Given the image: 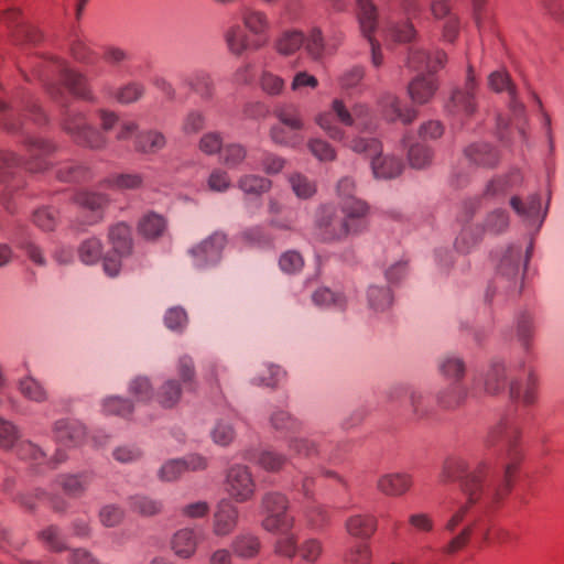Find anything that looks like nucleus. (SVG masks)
Wrapping results in <instances>:
<instances>
[{"instance_id":"58","label":"nucleus","mask_w":564,"mask_h":564,"mask_svg":"<svg viewBox=\"0 0 564 564\" xmlns=\"http://www.w3.org/2000/svg\"><path fill=\"white\" fill-rule=\"evenodd\" d=\"M408 159L413 169H425L433 160V151L425 144L415 143L410 147Z\"/></svg>"},{"instance_id":"7","label":"nucleus","mask_w":564,"mask_h":564,"mask_svg":"<svg viewBox=\"0 0 564 564\" xmlns=\"http://www.w3.org/2000/svg\"><path fill=\"white\" fill-rule=\"evenodd\" d=\"M224 488L231 501L242 503L251 500L257 488L251 469L243 464L229 466L225 473Z\"/></svg>"},{"instance_id":"26","label":"nucleus","mask_w":564,"mask_h":564,"mask_svg":"<svg viewBox=\"0 0 564 564\" xmlns=\"http://www.w3.org/2000/svg\"><path fill=\"white\" fill-rule=\"evenodd\" d=\"M438 89L436 79L431 75L419 74L408 85L411 100L417 105L427 104Z\"/></svg>"},{"instance_id":"5","label":"nucleus","mask_w":564,"mask_h":564,"mask_svg":"<svg viewBox=\"0 0 564 564\" xmlns=\"http://www.w3.org/2000/svg\"><path fill=\"white\" fill-rule=\"evenodd\" d=\"M53 65L54 70L57 73L58 79L61 82V85L50 84L47 86V91L53 98H62L64 95L63 88H66L77 98L89 101L94 99L87 83V77L84 74L70 68L65 61L59 58H56L53 62Z\"/></svg>"},{"instance_id":"19","label":"nucleus","mask_w":564,"mask_h":564,"mask_svg":"<svg viewBox=\"0 0 564 564\" xmlns=\"http://www.w3.org/2000/svg\"><path fill=\"white\" fill-rule=\"evenodd\" d=\"M239 510L229 499H221L216 508L213 520V532L217 536L230 534L237 527Z\"/></svg>"},{"instance_id":"31","label":"nucleus","mask_w":564,"mask_h":564,"mask_svg":"<svg viewBox=\"0 0 564 564\" xmlns=\"http://www.w3.org/2000/svg\"><path fill=\"white\" fill-rule=\"evenodd\" d=\"M241 20L245 28L257 40L265 42V35L270 30V21L263 11L247 7L241 11Z\"/></svg>"},{"instance_id":"55","label":"nucleus","mask_w":564,"mask_h":564,"mask_svg":"<svg viewBox=\"0 0 564 564\" xmlns=\"http://www.w3.org/2000/svg\"><path fill=\"white\" fill-rule=\"evenodd\" d=\"M129 393L138 401L148 403L154 398L152 383L148 377L138 376L129 383Z\"/></svg>"},{"instance_id":"27","label":"nucleus","mask_w":564,"mask_h":564,"mask_svg":"<svg viewBox=\"0 0 564 564\" xmlns=\"http://www.w3.org/2000/svg\"><path fill=\"white\" fill-rule=\"evenodd\" d=\"M225 40L229 51L237 56L249 48L258 50L264 44L262 40L254 39L251 41L239 24H234L226 31Z\"/></svg>"},{"instance_id":"62","label":"nucleus","mask_w":564,"mask_h":564,"mask_svg":"<svg viewBox=\"0 0 564 564\" xmlns=\"http://www.w3.org/2000/svg\"><path fill=\"white\" fill-rule=\"evenodd\" d=\"M101 242L96 238H89L82 242L78 249V256L83 263L95 264L99 261L101 256Z\"/></svg>"},{"instance_id":"45","label":"nucleus","mask_w":564,"mask_h":564,"mask_svg":"<svg viewBox=\"0 0 564 564\" xmlns=\"http://www.w3.org/2000/svg\"><path fill=\"white\" fill-rule=\"evenodd\" d=\"M312 301L317 306L335 310H344L347 304V299L343 293L333 292L327 288L316 290L312 295Z\"/></svg>"},{"instance_id":"2","label":"nucleus","mask_w":564,"mask_h":564,"mask_svg":"<svg viewBox=\"0 0 564 564\" xmlns=\"http://www.w3.org/2000/svg\"><path fill=\"white\" fill-rule=\"evenodd\" d=\"M532 251V241L524 250L518 245H510L502 249L497 256L495 288L503 289L510 294H519L522 290V278Z\"/></svg>"},{"instance_id":"54","label":"nucleus","mask_w":564,"mask_h":564,"mask_svg":"<svg viewBox=\"0 0 564 564\" xmlns=\"http://www.w3.org/2000/svg\"><path fill=\"white\" fill-rule=\"evenodd\" d=\"M238 187L246 194L261 195L271 188V181L259 175L247 174L238 180Z\"/></svg>"},{"instance_id":"20","label":"nucleus","mask_w":564,"mask_h":564,"mask_svg":"<svg viewBox=\"0 0 564 564\" xmlns=\"http://www.w3.org/2000/svg\"><path fill=\"white\" fill-rule=\"evenodd\" d=\"M464 156L471 166L479 169H494L500 160L498 150L487 142L469 144L464 150Z\"/></svg>"},{"instance_id":"1","label":"nucleus","mask_w":564,"mask_h":564,"mask_svg":"<svg viewBox=\"0 0 564 564\" xmlns=\"http://www.w3.org/2000/svg\"><path fill=\"white\" fill-rule=\"evenodd\" d=\"M520 438L517 422L503 417L487 431L482 437V453L471 463L462 455H451L443 460L438 481L443 485L458 481L466 498L445 522L446 532L454 533L470 508H491L509 494L522 459Z\"/></svg>"},{"instance_id":"44","label":"nucleus","mask_w":564,"mask_h":564,"mask_svg":"<svg viewBox=\"0 0 564 564\" xmlns=\"http://www.w3.org/2000/svg\"><path fill=\"white\" fill-rule=\"evenodd\" d=\"M278 533L279 536L274 543V552L279 555L292 558L299 551L297 535L293 532V528L286 530L270 531Z\"/></svg>"},{"instance_id":"15","label":"nucleus","mask_w":564,"mask_h":564,"mask_svg":"<svg viewBox=\"0 0 564 564\" xmlns=\"http://www.w3.org/2000/svg\"><path fill=\"white\" fill-rule=\"evenodd\" d=\"M95 479V473L91 470H80L77 473H63L55 477L54 484L66 496L70 498L83 497Z\"/></svg>"},{"instance_id":"29","label":"nucleus","mask_w":564,"mask_h":564,"mask_svg":"<svg viewBox=\"0 0 564 564\" xmlns=\"http://www.w3.org/2000/svg\"><path fill=\"white\" fill-rule=\"evenodd\" d=\"M370 165L375 178L391 180L398 177L403 171V163L400 159L391 155H375L370 160Z\"/></svg>"},{"instance_id":"28","label":"nucleus","mask_w":564,"mask_h":564,"mask_svg":"<svg viewBox=\"0 0 564 564\" xmlns=\"http://www.w3.org/2000/svg\"><path fill=\"white\" fill-rule=\"evenodd\" d=\"M412 486V477L406 473H390L379 477L377 488L386 496L399 497Z\"/></svg>"},{"instance_id":"33","label":"nucleus","mask_w":564,"mask_h":564,"mask_svg":"<svg viewBox=\"0 0 564 564\" xmlns=\"http://www.w3.org/2000/svg\"><path fill=\"white\" fill-rule=\"evenodd\" d=\"M273 115L281 124L285 126L291 131L300 132L305 128L301 109L293 102L279 104L275 106Z\"/></svg>"},{"instance_id":"43","label":"nucleus","mask_w":564,"mask_h":564,"mask_svg":"<svg viewBox=\"0 0 564 564\" xmlns=\"http://www.w3.org/2000/svg\"><path fill=\"white\" fill-rule=\"evenodd\" d=\"M289 449L297 456L313 457L322 454L324 443L317 438L311 437H291L289 440Z\"/></svg>"},{"instance_id":"23","label":"nucleus","mask_w":564,"mask_h":564,"mask_svg":"<svg viewBox=\"0 0 564 564\" xmlns=\"http://www.w3.org/2000/svg\"><path fill=\"white\" fill-rule=\"evenodd\" d=\"M56 441L67 447L79 446L86 437L85 426L75 420H59L54 425Z\"/></svg>"},{"instance_id":"52","label":"nucleus","mask_w":564,"mask_h":564,"mask_svg":"<svg viewBox=\"0 0 564 564\" xmlns=\"http://www.w3.org/2000/svg\"><path fill=\"white\" fill-rule=\"evenodd\" d=\"M269 134L272 142L278 145L296 148L302 143V138H300L299 132L291 131L280 122L270 128Z\"/></svg>"},{"instance_id":"18","label":"nucleus","mask_w":564,"mask_h":564,"mask_svg":"<svg viewBox=\"0 0 564 564\" xmlns=\"http://www.w3.org/2000/svg\"><path fill=\"white\" fill-rule=\"evenodd\" d=\"M446 62V54L443 51H436L432 56L429 51L421 47H413L410 50L406 65L415 72H429L431 74L437 72L444 66Z\"/></svg>"},{"instance_id":"3","label":"nucleus","mask_w":564,"mask_h":564,"mask_svg":"<svg viewBox=\"0 0 564 564\" xmlns=\"http://www.w3.org/2000/svg\"><path fill=\"white\" fill-rule=\"evenodd\" d=\"M476 91L477 83L474 69L471 65H468L464 86L455 87L444 105L446 115L462 123L473 118L478 110Z\"/></svg>"},{"instance_id":"39","label":"nucleus","mask_w":564,"mask_h":564,"mask_svg":"<svg viewBox=\"0 0 564 564\" xmlns=\"http://www.w3.org/2000/svg\"><path fill=\"white\" fill-rule=\"evenodd\" d=\"M437 369L443 377L452 379L456 383L464 378L466 366L459 356L447 354L438 359Z\"/></svg>"},{"instance_id":"10","label":"nucleus","mask_w":564,"mask_h":564,"mask_svg":"<svg viewBox=\"0 0 564 564\" xmlns=\"http://www.w3.org/2000/svg\"><path fill=\"white\" fill-rule=\"evenodd\" d=\"M227 243L226 235L219 231L212 234L208 238L188 250L193 265L203 270L216 265Z\"/></svg>"},{"instance_id":"59","label":"nucleus","mask_w":564,"mask_h":564,"mask_svg":"<svg viewBox=\"0 0 564 564\" xmlns=\"http://www.w3.org/2000/svg\"><path fill=\"white\" fill-rule=\"evenodd\" d=\"M106 183L116 189H137L142 186L143 177L138 173L113 174L106 180Z\"/></svg>"},{"instance_id":"56","label":"nucleus","mask_w":564,"mask_h":564,"mask_svg":"<svg viewBox=\"0 0 564 564\" xmlns=\"http://www.w3.org/2000/svg\"><path fill=\"white\" fill-rule=\"evenodd\" d=\"M473 533L474 525H465L441 549V552L447 556L455 555L468 545Z\"/></svg>"},{"instance_id":"38","label":"nucleus","mask_w":564,"mask_h":564,"mask_svg":"<svg viewBox=\"0 0 564 564\" xmlns=\"http://www.w3.org/2000/svg\"><path fill=\"white\" fill-rule=\"evenodd\" d=\"M339 204L345 220H348L352 229L359 232L361 230L362 219L368 213V205L359 198L343 200L339 202Z\"/></svg>"},{"instance_id":"46","label":"nucleus","mask_w":564,"mask_h":564,"mask_svg":"<svg viewBox=\"0 0 564 564\" xmlns=\"http://www.w3.org/2000/svg\"><path fill=\"white\" fill-rule=\"evenodd\" d=\"M209 435L216 445L227 447L235 441L236 430L229 420L220 419L210 429Z\"/></svg>"},{"instance_id":"21","label":"nucleus","mask_w":564,"mask_h":564,"mask_svg":"<svg viewBox=\"0 0 564 564\" xmlns=\"http://www.w3.org/2000/svg\"><path fill=\"white\" fill-rule=\"evenodd\" d=\"M379 107L383 118L390 122L401 121L403 124L413 122L417 111L410 107H402L401 100L393 94L387 93L379 100Z\"/></svg>"},{"instance_id":"24","label":"nucleus","mask_w":564,"mask_h":564,"mask_svg":"<svg viewBox=\"0 0 564 564\" xmlns=\"http://www.w3.org/2000/svg\"><path fill=\"white\" fill-rule=\"evenodd\" d=\"M332 110L338 120L345 126H354L364 130L371 129V122L368 121L369 109L364 105H357L352 111H349L341 100L335 99L332 104Z\"/></svg>"},{"instance_id":"48","label":"nucleus","mask_w":564,"mask_h":564,"mask_svg":"<svg viewBox=\"0 0 564 564\" xmlns=\"http://www.w3.org/2000/svg\"><path fill=\"white\" fill-rule=\"evenodd\" d=\"M516 335L521 346L528 350L534 337V321L531 314L523 312L516 319Z\"/></svg>"},{"instance_id":"37","label":"nucleus","mask_w":564,"mask_h":564,"mask_svg":"<svg viewBox=\"0 0 564 564\" xmlns=\"http://www.w3.org/2000/svg\"><path fill=\"white\" fill-rule=\"evenodd\" d=\"M307 55L313 61H321L325 55H328V47L326 44L323 31L318 26H312L306 34H304L303 44Z\"/></svg>"},{"instance_id":"30","label":"nucleus","mask_w":564,"mask_h":564,"mask_svg":"<svg viewBox=\"0 0 564 564\" xmlns=\"http://www.w3.org/2000/svg\"><path fill=\"white\" fill-rule=\"evenodd\" d=\"M522 182V176L518 170H513L506 175L492 178L484 191V195L490 198H499L518 187Z\"/></svg>"},{"instance_id":"13","label":"nucleus","mask_w":564,"mask_h":564,"mask_svg":"<svg viewBox=\"0 0 564 564\" xmlns=\"http://www.w3.org/2000/svg\"><path fill=\"white\" fill-rule=\"evenodd\" d=\"M0 449L10 452L21 459L33 454V444L23 438L21 430L3 417H0Z\"/></svg>"},{"instance_id":"53","label":"nucleus","mask_w":564,"mask_h":564,"mask_svg":"<svg viewBox=\"0 0 564 564\" xmlns=\"http://www.w3.org/2000/svg\"><path fill=\"white\" fill-rule=\"evenodd\" d=\"M165 230V220L162 216L151 213L139 223V231L147 239H155Z\"/></svg>"},{"instance_id":"51","label":"nucleus","mask_w":564,"mask_h":564,"mask_svg":"<svg viewBox=\"0 0 564 564\" xmlns=\"http://www.w3.org/2000/svg\"><path fill=\"white\" fill-rule=\"evenodd\" d=\"M346 145L355 153L364 154L370 160L382 151V145L376 138L355 137Z\"/></svg>"},{"instance_id":"64","label":"nucleus","mask_w":564,"mask_h":564,"mask_svg":"<svg viewBox=\"0 0 564 564\" xmlns=\"http://www.w3.org/2000/svg\"><path fill=\"white\" fill-rule=\"evenodd\" d=\"M98 518L104 527L115 528L122 522L124 518V511L120 506L109 503L100 508Z\"/></svg>"},{"instance_id":"49","label":"nucleus","mask_w":564,"mask_h":564,"mask_svg":"<svg viewBox=\"0 0 564 564\" xmlns=\"http://www.w3.org/2000/svg\"><path fill=\"white\" fill-rule=\"evenodd\" d=\"M304 44V33L299 30L283 32L276 41L275 48L282 55L295 53Z\"/></svg>"},{"instance_id":"17","label":"nucleus","mask_w":564,"mask_h":564,"mask_svg":"<svg viewBox=\"0 0 564 564\" xmlns=\"http://www.w3.org/2000/svg\"><path fill=\"white\" fill-rule=\"evenodd\" d=\"M510 206L514 213L530 225H542L547 207L541 210V196L538 193L530 194L525 199L520 196L510 198Z\"/></svg>"},{"instance_id":"40","label":"nucleus","mask_w":564,"mask_h":564,"mask_svg":"<svg viewBox=\"0 0 564 564\" xmlns=\"http://www.w3.org/2000/svg\"><path fill=\"white\" fill-rule=\"evenodd\" d=\"M480 225L485 234L492 236L501 235L509 228V213L503 208H495L486 214Z\"/></svg>"},{"instance_id":"35","label":"nucleus","mask_w":564,"mask_h":564,"mask_svg":"<svg viewBox=\"0 0 564 564\" xmlns=\"http://www.w3.org/2000/svg\"><path fill=\"white\" fill-rule=\"evenodd\" d=\"M166 145L165 135L155 129L141 131L135 135L134 148L144 154H155Z\"/></svg>"},{"instance_id":"9","label":"nucleus","mask_w":564,"mask_h":564,"mask_svg":"<svg viewBox=\"0 0 564 564\" xmlns=\"http://www.w3.org/2000/svg\"><path fill=\"white\" fill-rule=\"evenodd\" d=\"M318 235L323 241H341L351 234H357L344 217L337 215L332 205H323L315 219Z\"/></svg>"},{"instance_id":"57","label":"nucleus","mask_w":564,"mask_h":564,"mask_svg":"<svg viewBox=\"0 0 564 564\" xmlns=\"http://www.w3.org/2000/svg\"><path fill=\"white\" fill-rule=\"evenodd\" d=\"M206 124V116L199 109L188 110L182 119L181 130L186 135H193L200 132Z\"/></svg>"},{"instance_id":"63","label":"nucleus","mask_w":564,"mask_h":564,"mask_svg":"<svg viewBox=\"0 0 564 564\" xmlns=\"http://www.w3.org/2000/svg\"><path fill=\"white\" fill-rule=\"evenodd\" d=\"M145 93V86L140 82H129L116 94V99L120 104H132L143 97Z\"/></svg>"},{"instance_id":"25","label":"nucleus","mask_w":564,"mask_h":564,"mask_svg":"<svg viewBox=\"0 0 564 564\" xmlns=\"http://www.w3.org/2000/svg\"><path fill=\"white\" fill-rule=\"evenodd\" d=\"M199 544V533L194 528H182L177 530L171 540V547L174 554L181 558H191Z\"/></svg>"},{"instance_id":"32","label":"nucleus","mask_w":564,"mask_h":564,"mask_svg":"<svg viewBox=\"0 0 564 564\" xmlns=\"http://www.w3.org/2000/svg\"><path fill=\"white\" fill-rule=\"evenodd\" d=\"M462 228L455 239V248L462 253L471 251L486 235L480 224L460 223Z\"/></svg>"},{"instance_id":"11","label":"nucleus","mask_w":564,"mask_h":564,"mask_svg":"<svg viewBox=\"0 0 564 564\" xmlns=\"http://www.w3.org/2000/svg\"><path fill=\"white\" fill-rule=\"evenodd\" d=\"M509 398L512 402L530 406L535 403L536 378L531 368H527L523 361L518 364V371L509 384Z\"/></svg>"},{"instance_id":"12","label":"nucleus","mask_w":564,"mask_h":564,"mask_svg":"<svg viewBox=\"0 0 564 564\" xmlns=\"http://www.w3.org/2000/svg\"><path fill=\"white\" fill-rule=\"evenodd\" d=\"M358 2V22L362 35L368 39L371 45V63L375 67H379L383 63V56L380 44L372 37V33L377 29V9L370 0H357Z\"/></svg>"},{"instance_id":"22","label":"nucleus","mask_w":564,"mask_h":564,"mask_svg":"<svg viewBox=\"0 0 564 564\" xmlns=\"http://www.w3.org/2000/svg\"><path fill=\"white\" fill-rule=\"evenodd\" d=\"M404 394L409 395V405L412 414L416 419H423L429 414L430 406L421 391L413 389L405 383H397L388 391V398L391 401H397Z\"/></svg>"},{"instance_id":"61","label":"nucleus","mask_w":564,"mask_h":564,"mask_svg":"<svg viewBox=\"0 0 564 564\" xmlns=\"http://www.w3.org/2000/svg\"><path fill=\"white\" fill-rule=\"evenodd\" d=\"M247 156V150L241 144L230 143L223 148L220 152L221 162L229 169L239 166Z\"/></svg>"},{"instance_id":"8","label":"nucleus","mask_w":564,"mask_h":564,"mask_svg":"<svg viewBox=\"0 0 564 564\" xmlns=\"http://www.w3.org/2000/svg\"><path fill=\"white\" fill-rule=\"evenodd\" d=\"M108 237L112 250L104 258V271L109 276H116L121 268V259L131 252V230L126 224L120 223L110 228Z\"/></svg>"},{"instance_id":"4","label":"nucleus","mask_w":564,"mask_h":564,"mask_svg":"<svg viewBox=\"0 0 564 564\" xmlns=\"http://www.w3.org/2000/svg\"><path fill=\"white\" fill-rule=\"evenodd\" d=\"M65 132L79 145L91 150L104 149L108 140L105 134L91 126L85 113L67 110L63 119Z\"/></svg>"},{"instance_id":"34","label":"nucleus","mask_w":564,"mask_h":564,"mask_svg":"<svg viewBox=\"0 0 564 564\" xmlns=\"http://www.w3.org/2000/svg\"><path fill=\"white\" fill-rule=\"evenodd\" d=\"M345 529L349 535L367 540L377 529V519L371 514H354L346 520Z\"/></svg>"},{"instance_id":"6","label":"nucleus","mask_w":564,"mask_h":564,"mask_svg":"<svg viewBox=\"0 0 564 564\" xmlns=\"http://www.w3.org/2000/svg\"><path fill=\"white\" fill-rule=\"evenodd\" d=\"M289 499L281 492L269 491L261 498L262 528L265 531L294 528V518L288 513Z\"/></svg>"},{"instance_id":"47","label":"nucleus","mask_w":564,"mask_h":564,"mask_svg":"<svg viewBox=\"0 0 564 564\" xmlns=\"http://www.w3.org/2000/svg\"><path fill=\"white\" fill-rule=\"evenodd\" d=\"M72 56L79 63L93 64L96 59V52L89 41L78 34H75L69 43Z\"/></svg>"},{"instance_id":"16","label":"nucleus","mask_w":564,"mask_h":564,"mask_svg":"<svg viewBox=\"0 0 564 564\" xmlns=\"http://www.w3.org/2000/svg\"><path fill=\"white\" fill-rule=\"evenodd\" d=\"M182 85L195 93L204 102H210L216 96V85L209 72L194 69L181 76Z\"/></svg>"},{"instance_id":"60","label":"nucleus","mask_w":564,"mask_h":564,"mask_svg":"<svg viewBox=\"0 0 564 564\" xmlns=\"http://www.w3.org/2000/svg\"><path fill=\"white\" fill-rule=\"evenodd\" d=\"M488 87L497 93H507L513 94V90L517 89L516 85L512 83L510 75L508 72L503 69L495 70L489 74L487 79Z\"/></svg>"},{"instance_id":"42","label":"nucleus","mask_w":564,"mask_h":564,"mask_svg":"<svg viewBox=\"0 0 564 564\" xmlns=\"http://www.w3.org/2000/svg\"><path fill=\"white\" fill-rule=\"evenodd\" d=\"M129 506L133 512L143 517H153L162 512L163 502L145 495H134L129 498Z\"/></svg>"},{"instance_id":"14","label":"nucleus","mask_w":564,"mask_h":564,"mask_svg":"<svg viewBox=\"0 0 564 564\" xmlns=\"http://www.w3.org/2000/svg\"><path fill=\"white\" fill-rule=\"evenodd\" d=\"M518 371L517 365H507L501 359H492L487 372L482 378L484 392L489 395L501 393L507 386L516 377Z\"/></svg>"},{"instance_id":"41","label":"nucleus","mask_w":564,"mask_h":564,"mask_svg":"<svg viewBox=\"0 0 564 564\" xmlns=\"http://www.w3.org/2000/svg\"><path fill=\"white\" fill-rule=\"evenodd\" d=\"M181 397L182 388L175 379L165 380L155 393L158 403L165 409L174 408L180 402Z\"/></svg>"},{"instance_id":"50","label":"nucleus","mask_w":564,"mask_h":564,"mask_svg":"<svg viewBox=\"0 0 564 564\" xmlns=\"http://www.w3.org/2000/svg\"><path fill=\"white\" fill-rule=\"evenodd\" d=\"M232 550L240 557H252L260 550L258 536L250 533H241L232 541Z\"/></svg>"},{"instance_id":"36","label":"nucleus","mask_w":564,"mask_h":564,"mask_svg":"<svg viewBox=\"0 0 564 564\" xmlns=\"http://www.w3.org/2000/svg\"><path fill=\"white\" fill-rule=\"evenodd\" d=\"M368 307L376 312L382 313L388 311L393 304V293L390 288L370 284L366 291Z\"/></svg>"}]
</instances>
